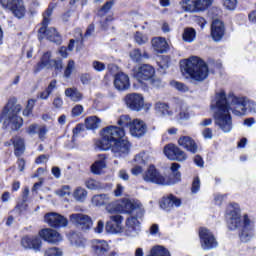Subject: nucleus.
I'll return each instance as SVG.
<instances>
[{
	"label": "nucleus",
	"mask_w": 256,
	"mask_h": 256,
	"mask_svg": "<svg viewBox=\"0 0 256 256\" xmlns=\"http://www.w3.org/2000/svg\"><path fill=\"white\" fill-rule=\"evenodd\" d=\"M211 109L214 111V123L223 131V133L231 132L233 129V120L231 113L241 117L247 111V100L239 98L235 94H229L228 97L224 90L216 93V99L211 103Z\"/></svg>",
	"instance_id": "nucleus-1"
},
{
	"label": "nucleus",
	"mask_w": 256,
	"mask_h": 256,
	"mask_svg": "<svg viewBox=\"0 0 256 256\" xmlns=\"http://www.w3.org/2000/svg\"><path fill=\"white\" fill-rule=\"evenodd\" d=\"M108 213H128L132 215L126 220V235L137 237L141 232V222L145 215V208L138 200L122 199L120 202H112L106 207Z\"/></svg>",
	"instance_id": "nucleus-2"
},
{
	"label": "nucleus",
	"mask_w": 256,
	"mask_h": 256,
	"mask_svg": "<svg viewBox=\"0 0 256 256\" xmlns=\"http://www.w3.org/2000/svg\"><path fill=\"white\" fill-rule=\"evenodd\" d=\"M125 137V130L117 126H108L102 130V140L100 142V149L107 151L111 149L115 157H123L129 153L131 144Z\"/></svg>",
	"instance_id": "nucleus-3"
},
{
	"label": "nucleus",
	"mask_w": 256,
	"mask_h": 256,
	"mask_svg": "<svg viewBox=\"0 0 256 256\" xmlns=\"http://www.w3.org/2000/svg\"><path fill=\"white\" fill-rule=\"evenodd\" d=\"M227 219L229 229L240 227L239 239L242 243H249L255 237V222L247 214L243 216L241 222V210L237 205L228 208Z\"/></svg>",
	"instance_id": "nucleus-4"
},
{
	"label": "nucleus",
	"mask_w": 256,
	"mask_h": 256,
	"mask_svg": "<svg viewBox=\"0 0 256 256\" xmlns=\"http://www.w3.org/2000/svg\"><path fill=\"white\" fill-rule=\"evenodd\" d=\"M181 165L178 163H172L171 171L175 177V180H170L169 177L161 175L155 166H149L147 171L143 174V179L146 183H155L156 185H173L181 179V173L179 172Z\"/></svg>",
	"instance_id": "nucleus-5"
},
{
	"label": "nucleus",
	"mask_w": 256,
	"mask_h": 256,
	"mask_svg": "<svg viewBox=\"0 0 256 256\" xmlns=\"http://www.w3.org/2000/svg\"><path fill=\"white\" fill-rule=\"evenodd\" d=\"M21 113V106L17 104V98L12 97L4 107L3 117L6 123L13 131H18L23 127V118L19 117Z\"/></svg>",
	"instance_id": "nucleus-6"
},
{
	"label": "nucleus",
	"mask_w": 256,
	"mask_h": 256,
	"mask_svg": "<svg viewBox=\"0 0 256 256\" xmlns=\"http://www.w3.org/2000/svg\"><path fill=\"white\" fill-rule=\"evenodd\" d=\"M184 70L194 81H205L209 76L207 63L197 56H192L186 61Z\"/></svg>",
	"instance_id": "nucleus-7"
},
{
	"label": "nucleus",
	"mask_w": 256,
	"mask_h": 256,
	"mask_svg": "<svg viewBox=\"0 0 256 256\" xmlns=\"http://www.w3.org/2000/svg\"><path fill=\"white\" fill-rule=\"evenodd\" d=\"M53 15V9L48 8L43 14L42 27L38 30V38L41 41L42 39H48V41H52V43H61V36L57 32L55 28H48L49 21H51L50 17Z\"/></svg>",
	"instance_id": "nucleus-8"
},
{
	"label": "nucleus",
	"mask_w": 256,
	"mask_h": 256,
	"mask_svg": "<svg viewBox=\"0 0 256 256\" xmlns=\"http://www.w3.org/2000/svg\"><path fill=\"white\" fill-rule=\"evenodd\" d=\"M180 5L186 13H203L213 5V0H182Z\"/></svg>",
	"instance_id": "nucleus-9"
},
{
	"label": "nucleus",
	"mask_w": 256,
	"mask_h": 256,
	"mask_svg": "<svg viewBox=\"0 0 256 256\" xmlns=\"http://www.w3.org/2000/svg\"><path fill=\"white\" fill-rule=\"evenodd\" d=\"M3 7L11 11L17 19H23L27 13L23 0H0Z\"/></svg>",
	"instance_id": "nucleus-10"
},
{
	"label": "nucleus",
	"mask_w": 256,
	"mask_h": 256,
	"mask_svg": "<svg viewBox=\"0 0 256 256\" xmlns=\"http://www.w3.org/2000/svg\"><path fill=\"white\" fill-rule=\"evenodd\" d=\"M69 221L82 231H89L93 227V219L83 213H74L69 216Z\"/></svg>",
	"instance_id": "nucleus-11"
},
{
	"label": "nucleus",
	"mask_w": 256,
	"mask_h": 256,
	"mask_svg": "<svg viewBox=\"0 0 256 256\" xmlns=\"http://www.w3.org/2000/svg\"><path fill=\"white\" fill-rule=\"evenodd\" d=\"M163 153L170 161H187V153L175 144H167L164 147Z\"/></svg>",
	"instance_id": "nucleus-12"
},
{
	"label": "nucleus",
	"mask_w": 256,
	"mask_h": 256,
	"mask_svg": "<svg viewBox=\"0 0 256 256\" xmlns=\"http://www.w3.org/2000/svg\"><path fill=\"white\" fill-rule=\"evenodd\" d=\"M199 237H200L201 247L202 249H204V251H209V249H215V247H217L218 245L217 240L215 239V236L207 228L200 229Z\"/></svg>",
	"instance_id": "nucleus-13"
},
{
	"label": "nucleus",
	"mask_w": 256,
	"mask_h": 256,
	"mask_svg": "<svg viewBox=\"0 0 256 256\" xmlns=\"http://www.w3.org/2000/svg\"><path fill=\"white\" fill-rule=\"evenodd\" d=\"M125 103L131 111H142L145 107V98L138 93H131L126 95Z\"/></svg>",
	"instance_id": "nucleus-14"
},
{
	"label": "nucleus",
	"mask_w": 256,
	"mask_h": 256,
	"mask_svg": "<svg viewBox=\"0 0 256 256\" xmlns=\"http://www.w3.org/2000/svg\"><path fill=\"white\" fill-rule=\"evenodd\" d=\"M44 221L49 225V227H53L54 229H59V227H67L69 225V220L59 213L50 212L44 216Z\"/></svg>",
	"instance_id": "nucleus-15"
},
{
	"label": "nucleus",
	"mask_w": 256,
	"mask_h": 256,
	"mask_svg": "<svg viewBox=\"0 0 256 256\" xmlns=\"http://www.w3.org/2000/svg\"><path fill=\"white\" fill-rule=\"evenodd\" d=\"M21 246L23 249H29L39 253L43 249V240L39 236L26 235L21 239Z\"/></svg>",
	"instance_id": "nucleus-16"
},
{
	"label": "nucleus",
	"mask_w": 256,
	"mask_h": 256,
	"mask_svg": "<svg viewBox=\"0 0 256 256\" xmlns=\"http://www.w3.org/2000/svg\"><path fill=\"white\" fill-rule=\"evenodd\" d=\"M39 237L50 245H59L63 241V235L57 230L45 228L39 231Z\"/></svg>",
	"instance_id": "nucleus-17"
},
{
	"label": "nucleus",
	"mask_w": 256,
	"mask_h": 256,
	"mask_svg": "<svg viewBox=\"0 0 256 256\" xmlns=\"http://www.w3.org/2000/svg\"><path fill=\"white\" fill-rule=\"evenodd\" d=\"M155 75L153 66L144 64L134 69V77L140 82L149 81Z\"/></svg>",
	"instance_id": "nucleus-18"
},
{
	"label": "nucleus",
	"mask_w": 256,
	"mask_h": 256,
	"mask_svg": "<svg viewBox=\"0 0 256 256\" xmlns=\"http://www.w3.org/2000/svg\"><path fill=\"white\" fill-rule=\"evenodd\" d=\"M92 253L96 256H105L106 253H109L111 246L106 240L94 239L91 241Z\"/></svg>",
	"instance_id": "nucleus-19"
},
{
	"label": "nucleus",
	"mask_w": 256,
	"mask_h": 256,
	"mask_svg": "<svg viewBox=\"0 0 256 256\" xmlns=\"http://www.w3.org/2000/svg\"><path fill=\"white\" fill-rule=\"evenodd\" d=\"M106 231L108 233H121L123 231V216H110V221L106 222Z\"/></svg>",
	"instance_id": "nucleus-20"
},
{
	"label": "nucleus",
	"mask_w": 256,
	"mask_h": 256,
	"mask_svg": "<svg viewBox=\"0 0 256 256\" xmlns=\"http://www.w3.org/2000/svg\"><path fill=\"white\" fill-rule=\"evenodd\" d=\"M114 87L118 91H127L131 87L129 76L123 72H119L114 76Z\"/></svg>",
	"instance_id": "nucleus-21"
},
{
	"label": "nucleus",
	"mask_w": 256,
	"mask_h": 256,
	"mask_svg": "<svg viewBox=\"0 0 256 256\" xmlns=\"http://www.w3.org/2000/svg\"><path fill=\"white\" fill-rule=\"evenodd\" d=\"M178 145L180 147H183V149H186V151H189V153H192L195 155L197 151H199V146L197 145V142L191 138V136H180L178 139Z\"/></svg>",
	"instance_id": "nucleus-22"
},
{
	"label": "nucleus",
	"mask_w": 256,
	"mask_h": 256,
	"mask_svg": "<svg viewBox=\"0 0 256 256\" xmlns=\"http://www.w3.org/2000/svg\"><path fill=\"white\" fill-rule=\"evenodd\" d=\"M225 35V24L221 20H214L211 25V37L213 41L219 42Z\"/></svg>",
	"instance_id": "nucleus-23"
},
{
	"label": "nucleus",
	"mask_w": 256,
	"mask_h": 256,
	"mask_svg": "<svg viewBox=\"0 0 256 256\" xmlns=\"http://www.w3.org/2000/svg\"><path fill=\"white\" fill-rule=\"evenodd\" d=\"M130 133L133 137H143L147 133V124L139 119H134L130 126Z\"/></svg>",
	"instance_id": "nucleus-24"
},
{
	"label": "nucleus",
	"mask_w": 256,
	"mask_h": 256,
	"mask_svg": "<svg viewBox=\"0 0 256 256\" xmlns=\"http://www.w3.org/2000/svg\"><path fill=\"white\" fill-rule=\"evenodd\" d=\"M161 209L164 211H171L173 207H181V199L170 194L168 197H164L160 202Z\"/></svg>",
	"instance_id": "nucleus-25"
},
{
	"label": "nucleus",
	"mask_w": 256,
	"mask_h": 256,
	"mask_svg": "<svg viewBox=\"0 0 256 256\" xmlns=\"http://www.w3.org/2000/svg\"><path fill=\"white\" fill-rule=\"evenodd\" d=\"M152 48L156 53H167L169 51V43H167V39L163 37H154L151 40Z\"/></svg>",
	"instance_id": "nucleus-26"
},
{
	"label": "nucleus",
	"mask_w": 256,
	"mask_h": 256,
	"mask_svg": "<svg viewBox=\"0 0 256 256\" xmlns=\"http://www.w3.org/2000/svg\"><path fill=\"white\" fill-rule=\"evenodd\" d=\"M53 67V59H51V52H46L41 57L40 61L34 68V73H39L42 69H51Z\"/></svg>",
	"instance_id": "nucleus-27"
},
{
	"label": "nucleus",
	"mask_w": 256,
	"mask_h": 256,
	"mask_svg": "<svg viewBox=\"0 0 256 256\" xmlns=\"http://www.w3.org/2000/svg\"><path fill=\"white\" fill-rule=\"evenodd\" d=\"M92 203L93 205H95L96 207H101L103 205L109 206L111 205V197H109V195L107 194H99V195H95L92 198Z\"/></svg>",
	"instance_id": "nucleus-28"
},
{
	"label": "nucleus",
	"mask_w": 256,
	"mask_h": 256,
	"mask_svg": "<svg viewBox=\"0 0 256 256\" xmlns=\"http://www.w3.org/2000/svg\"><path fill=\"white\" fill-rule=\"evenodd\" d=\"M65 95L74 103H79V101L83 100V94L75 87L67 88L65 90Z\"/></svg>",
	"instance_id": "nucleus-29"
},
{
	"label": "nucleus",
	"mask_w": 256,
	"mask_h": 256,
	"mask_svg": "<svg viewBox=\"0 0 256 256\" xmlns=\"http://www.w3.org/2000/svg\"><path fill=\"white\" fill-rule=\"evenodd\" d=\"M197 37V31L194 28H185L182 33V39L185 43H193Z\"/></svg>",
	"instance_id": "nucleus-30"
},
{
	"label": "nucleus",
	"mask_w": 256,
	"mask_h": 256,
	"mask_svg": "<svg viewBox=\"0 0 256 256\" xmlns=\"http://www.w3.org/2000/svg\"><path fill=\"white\" fill-rule=\"evenodd\" d=\"M13 145L15 147V155H23L25 151V140L20 137H15L12 139Z\"/></svg>",
	"instance_id": "nucleus-31"
},
{
	"label": "nucleus",
	"mask_w": 256,
	"mask_h": 256,
	"mask_svg": "<svg viewBox=\"0 0 256 256\" xmlns=\"http://www.w3.org/2000/svg\"><path fill=\"white\" fill-rule=\"evenodd\" d=\"M155 111L158 112L159 115H163L164 117H171V115H173V111H171L169 105L161 102L155 104Z\"/></svg>",
	"instance_id": "nucleus-32"
},
{
	"label": "nucleus",
	"mask_w": 256,
	"mask_h": 256,
	"mask_svg": "<svg viewBox=\"0 0 256 256\" xmlns=\"http://www.w3.org/2000/svg\"><path fill=\"white\" fill-rule=\"evenodd\" d=\"M72 195L75 201H77L78 203H84L85 199H87V190H85V188L83 187H77L73 191Z\"/></svg>",
	"instance_id": "nucleus-33"
},
{
	"label": "nucleus",
	"mask_w": 256,
	"mask_h": 256,
	"mask_svg": "<svg viewBox=\"0 0 256 256\" xmlns=\"http://www.w3.org/2000/svg\"><path fill=\"white\" fill-rule=\"evenodd\" d=\"M85 125L88 129H99L101 126V120L97 116H90L85 119Z\"/></svg>",
	"instance_id": "nucleus-34"
},
{
	"label": "nucleus",
	"mask_w": 256,
	"mask_h": 256,
	"mask_svg": "<svg viewBox=\"0 0 256 256\" xmlns=\"http://www.w3.org/2000/svg\"><path fill=\"white\" fill-rule=\"evenodd\" d=\"M148 256H171L169 250L165 249L163 246H155L151 249Z\"/></svg>",
	"instance_id": "nucleus-35"
},
{
	"label": "nucleus",
	"mask_w": 256,
	"mask_h": 256,
	"mask_svg": "<svg viewBox=\"0 0 256 256\" xmlns=\"http://www.w3.org/2000/svg\"><path fill=\"white\" fill-rule=\"evenodd\" d=\"M103 169H105V161L103 160L96 161L91 166V171L94 175H101V171H103Z\"/></svg>",
	"instance_id": "nucleus-36"
},
{
	"label": "nucleus",
	"mask_w": 256,
	"mask_h": 256,
	"mask_svg": "<svg viewBox=\"0 0 256 256\" xmlns=\"http://www.w3.org/2000/svg\"><path fill=\"white\" fill-rule=\"evenodd\" d=\"M134 40L138 45H145L149 43V37L141 32H136L134 34Z\"/></svg>",
	"instance_id": "nucleus-37"
},
{
	"label": "nucleus",
	"mask_w": 256,
	"mask_h": 256,
	"mask_svg": "<svg viewBox=\"0 0 256 256\" xmlns=\"http://www.w3.org/2000/svg\"><path fill=\"white\" fill-rule=\"evenodd\" d=\"M44 256H63V249L59 247H51L44 251Z\"/></svg>",
	"instance_id": "nucleus-38"
},
{
	"label": "nucleus",
	"mask_w": 256,
	"mask_h": 256,
	"mask_svg": "<svg viewBox=\"0 0 256 256\" xmlns=\"http://www.w3.org/2000/svg\"><path fill=\"white\" fill-rule=\"evenodd\" d=\"M132 124H133V121L131 120V117H129V115H122L118 119V125L120 127H130L131 128Z\"/></svg>",
	"instance_id": "nucleus-39"
},
{
	"label": "nucleus",
	"mask_w": 256,
	"mask_h": 256,
	"mask_svg": "<svg viewBox=\"0 0 256 256\" xmlns=\"http://www.w3.org/2000/svg\"><path fill=\"white\" fill-rule=\"evenodd\" d=\"M170 84L172 85V87H174V89H177V91H181L182 93H187V91H189L187 85L181 82L171 81Z\"/></svg>",
	"instance_id": "nucleus-40"
},
{
	"label": "nucleus",
	"mask_w": 256,
	"mask_h": 256,
	"mask_svg": "<svg viewBox=\"0 0 256 256\" xmlns=\"http://www.w3.org/2000/svg\"><path fill=\"white\" fill-rule=\"evenodd\" d=\"M33 107H35V100L34 99L28 100V104L23 111L24 117H29V115L33 113Z\"/></svg>",
	"instance_id": "nucleus-41"
},
{
	"label": "nucleus",
	"mask_w": 256,
	"mask_h": 256,
	"mask_svg": "<svg viewBox=\"0 0 256 256\" xmlns=\"http://www.w3.org/2000/svg\"><path fill=\"white\" fill-rule=\"evenodd\" d=\"M86 187L87 189L97 190L101 189V184L97 180L90 178L86 181Z\"/></svg>",
	"instance_id": "nucleus-42"
},
{
	"label": "nucleus",
	"mask_w": 256,
	"mask_h": 256,
	"mask_svg": "<svg viewBox=\"0 0 256 256\" xmlns=\"http://www.w3.org/2000/svg\"><path fill=\"white\" fill-rule=\"evenodd\" d=\"M142 57H143V54H141L140 49H134L130 52V59H132V61H135L136 63H139Z\"/></svg>",
	"instance_id": "nucleus-43"
},
{
	"label": "nucleus",
	"mask_w": 256,
	"mask_h": 256,
	"mask_svg": "<svg viewBox=\"0 0 256 256\" xmlns=\"http://www.w3.org/2000/svg\"><path fill=\"white\" fill-rule=\"evenodd\" d=\"M115 5V2L113 0H110L106 2L103 7L99 10V15H105V13H109L111 11V7Z\"/></svg>",
	"instance_id": "nucleus-44"
},
{
	"label": "nucleus",
	"mask_w": 256,
	"mask_h": 256,
	"mask_svg": "<svg viewBox=\"0 0 256 256\" xmlns=\"http://www.w3.org/2000/svg\"><path fill=\"white\" fill-rule=\"evenodd\" d=\"M223 6L225 9H228V11H235L237 0H223Z\"/></svg>",
	"instance_id": "nucleus-45"
},
{
	"label": "nucleus",
	"mask_w": 256,
	"mask_h": 256,
	"mask_svg": "<svg viewBox=\"0 0 256 256\" xmlns=\"http://www.w3.org/2000/svg\"><path fill=\"white\" fill-rule=\"evenodd\" d=\"M73 69H75V61L69 60L68 65L64 71V77L66 78L71 77V73H73Z\"/></svg>",
	"instance_id": "nucleus-46"
},
{
	"label": "nucleus",
	"mask_w": 256,
	"mask_h": 256,
	"mask_svg": "<svg viewBox=\"0 0 256 256\" xmlns=\"http://www.w3.org/2000/svg\"><path fill=\"white\" fill-rule=\"evenodd\" d=\"M83 105L77 104L75 105L71 110L72 117H79L80 115H83Z\"/></svg>",
	"instance_id": "nucleus-47"
},
{
	"label": "nucleus",
	"mask_w": 256,
	"mask_h": 256,
	"mask_svg": "<svg viewBox=\"0 0 256 256\" xmlns=\"http://www.w3.org/2000/svg\"><path fill=\"white\" fill-rule=\"evenodd\" d=\"M56 195H58V197H65L67 195H71V187L63 186L61 189L56 191Z\"/></svg>",
	"instance_id": "nucleus-48"
},
{
	"label": "nucleus",
	"mask_w": 256,
	"mask_h": 256,
	"mask_svg": "<svg viewBox=\"0 0 256 256\" xmlns=\"http://www.w3.org/2000/svg\"><path fill=\"white\" fill-rule=\"evenodd\" d=\"M104 230H105V222H103V220H98L96 223V226L93 228L94 233L101 235V233H103Z\"/></svg>",
	"instance_id": "nucleus-49"
},
{
	"label": "nucleus",
	"mask_w": 256,
	"mask_h": 256,
	"mask_svg": "<svg viewBox=\"0 0 256 256\" xmlns=\"http://www.w3.org/2000/svg\"><path fill=\"white\" fill-rule=\"evenodd\" d=\"M179 117L180 119H182V121H187V119L191 117V114L189 113V108L182 107L179 113Z\"/></svg>",
	"instance_id": "nucleus-50"
},
{
	"label": "nucleus",
	"mask_w": 256,
	"mask_h": 256,
	"mask_svg": "<svg viewBox=\"0 0 256 256\" xmlns=\"http://www.w3.org/2000/svg\"><path fill=\"white\" fill-rule=\"evenodd\" d=\"M201 189V180H199V177L194 178L192 182V193H197Z\"/></svg>",
	"instance_id": "nucleus-51"
},
{
	"label": "nucleus",
	"mask_w": 256,
	"mask_h": 256,
	"mask_svg": "<svg viewBox=\"0 0 256 256\" xmlns=\"http://www.w3.org/2000/svg\"><path fill=\"white\" fill-rule=\"evenodd\" d=\"M92 67H93V69H95V71H99V72L105 71V69H106L105 64L103 62H99V61H94L92 63Z\"/></svg>",
	"instance_id": "nucleus-52"
},
{
	"label": "nucleus",
	"mask_w": 256,
	"mask_h": 256,
	"mask_svg": "<svg viewBox=\"0 0 256 256\" xmlns=\"http://www.w3.org/2000/svg\"><path fill=\"white\" fill-rule=\"evenodd\" d=\"M125 191V187L121 184H117L116 188L114 189V195L115 197H121L123 195V192Z\"/></svg>",
	"instance_id": "nucleus-53"
},
{
	"label": "nucleus",
	"mask_w": 256,
	"mask_h": 256,
	"mask_svg": "<svg viewBox=\"0 0 256 256\" xmlns=\"http://www.w3.org/2000/svg\"><path fill=\"white\" fill-rule=\"evenodd\" d=\"M135 163L138 165H145V153H141L135 156L134 158Z\"/></svg>",
	"instance_id": "nucleus-54"
},
{
	"label": "nucleus",
	"mask_w": 256,
	"mask_h": 256,
	"mask_svg": "<svg viewBox=\"0 0 256 256\" xmlns=\"http://www.w3.org/2000/svg\"><path fill=\"white\" fill-rule=\"evenodd\" d=\"M57 89V80H52L45 89L50 95Z\"/></svg>",
	"instance_id": "nucleus-55"
},
{
	"label": "nucleus",
	"mask_w": 256,
	"mask_h": 256,
	"mask_svg": "<svg viewBox=\"0 0 256 256\" xmlns=\"http://www.w3.org/2000/svg\"><path fill=\"white\" fill-rule=\"evenodd\" d=\"M150 83H151V85H152V87H157V88H159V87H163V81H161L159 78H157V77H152L151 79H150Z\"/></svg>",
	"instance_id": "nucleus-56"
},
{
	"label": "nucleus",
	"mask_w": 256,
	"mask_h": 256,
	"mask_svg": "<svg viewBox=\"0 0 256 256\" xmlns=\"http://www.w3.org/2000/svg\"><path fill=\"white\" fill-rule=\"evenodd\" d=\"M37 129H39V126L37 124H31L27 128L26 133H28V135H35V133H37Z\"/></svg>",
	"instance_id": "nucleus-57"
},
{
	"label": "nucleus",
	"mask_w": 256,
	"mask_h": 256,
	"mask_svg": "<svg viewBox=\"0 0 256 256\" xmlns=\"http://www.w3.org/2000/svg\"><path fill=\"white\" fill-rule=\"evenodd\" d=\"M247 109H249L250 113L256 115V103L254 101L247 100Z\"/></svg>",
	"instance_id": "nucleus-58"
},
{
	"label": "nucleus",
	"mask_w": 256,
	"mask_h": 256,
	"mask_svg": "<svg viewBox=\"0 0 256 256\" xmlns=\"http://www.w3.org/2000/svg\"><path fill=\"white\" fill-rule=\"evenodd\" d=\"M202 135L204 139H213V130H211V128H206L203 130Z\"/></svg>",
	"instance_id": "nucleus-59"
},
{
	"label": "nucleus",
	"mask_w": 256,
	"mask_h": 256,
	"mask_svg": "<svg viewBox=\"0 0 256 256\" xmlns=\"http://www.w3.org/2000/svg\"><path fill=\"white\" fill-rule=\"evenodd\" d=\"M53 107L56 109H61V107H63V99H61V97L54 98Z\"/></svg>",
	"instance_id": "nucleus-60"
},
{
	"label": "nucleus",
	"mask_w": 256,
	"mask_h": 256,
	"mask_svg": "<svg viewBox=\"0 0 256 256\" xmlns=\"http://www.w3.org/2000/svg\"><path fill=\"white\" fill-rule=\"evenodd\" d=\"M38 135H39L40 139L44 140L45 139V135H47V127L40 126L38 128Z\"/></svg>",
	"instance_id": "nucleus-61"
},
{
	"label": "nucleus",
	"mask_w": 256,
	"mask_h": 256,
	"mask_svg": "<svg viewBox=\"0 0 256 256\" xmlns=\"http://www.w3.org/2000/svg\"><path fill=\"white\" fill-rule=\"evenodd\" d=\"M52 67L57 69V71H61V69H63V61L62 60H52Z\"/></svg>",
	"instance_id": "nucleus-62"
},
{
	"label": "nucleus",
	"mask_w": 256,
	"mask_h": 256,
	"mask_svg": "<svg viewBox=\"0 0 256 256\" xmlns=\"http://www.w3.org/2000/svg\"><path fill=\"white\" fill-rule=\"evenodd\" d=\"M70 243H71V245H74V247H80L81 246V241L77 240V235H72L70 237Z\"/></svg>",
	"instance_id": "nucleus-63"
},
{
	"label": "nucleus",
	"mask_w": 256,
	"mask_h": 256,
	"mask_svg": "<svg viewBox=\"0 0 256 256\" xmlns=\"http://www.w3.org/2000/svg\"><path fill=\"white\" fill-rule=\"evenodd\" d=\"M49 95H51L49 92H47L46 90L39 92L38 93V99H42L44 101H46V99H49Z\"/></svg>",
	"instance_id": "nucleus-64"
}]
</instances>
